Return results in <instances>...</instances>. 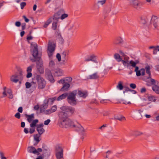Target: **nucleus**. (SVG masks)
<instances>
[{"mask_svg":"<svg viewBox=\"0 0 159 159\" xmlns=\"http://www.w3.org/2000/svg\"><path fill=\"white\" fill-rule=\"evenodd\" d=\"M57 98H56V97H54L53 98H49L48 99V102H51L52 103L55 100H57Z\"/></svg>","mask_w":159,"mask_h":159,"instance_id":"ea45409f","label":"nucleus"},{"mask_svg":"<svg viewBox=\"0 0 159 159\" xmlns=\"http://www.w3.org/2000/svg\"><path fill=\"white\" fill-rule=\"evenodd\" d=\"M38 84V87L39 89H44L46 85V81L44 79L39 75H37L35 77Z\"/></svg>","mask_w":159,"mask_h":159,"instance_id":"423d86ee","label":"nucleus"},{"mask_svg":"<svg viewBox=\"0 0 159 159\" xmlns=\"http://www.w3.org/2000/svg\"><path fill=\"white\" fill-rule=\"evenodd\" d=\"M50 119H48L46 120H45L44 122V124L45 125H48L50 122Z\"/></svg>","mask_w":159,"mask_h":159,"instance_id":"5fc2aeb1","label":"nucleus"},{"mask_svg":"<svg viewBox=\"0 0 159 159\" xmlns=\"http://www.w3.org/2000/svg\"><path fill=\"white\" fill-rule=\"evenodd\" d=\"M15 116L16 118L19 119L20 117V115L19 113L17 112L15 115Z\"/></svg>","mask_w":159,"mask_h":159,"instance_id":"864d4df0","label":"nucleus"},{"mask_svg":"<svg viewBox=\"0 0 159 159\" xmlns=\"http://www.w3.org/2000/svg\"><path fill=\"white\" fill-rule=\"evenodd\" d=\"M58 22L57 20L53 21L52 23V30H55V34L57 35L59 37L60 39L62 40V38L61 37L58 29L59 26H58L57 25Z\"/></svg>","mask_w":159,"mask_h":159,"instance_id":"1a4fd4ad","label":"nucleus"},{"mask_svg":"<svg viewBox=\"0 0 159 159\" xmlns=\"http://www.w3.org/2000/svg\"><path fill=\"white\" fill-rule=\"evenodd\" d=\"M68 95V94L66 93H64L59 96L57 99V101H60L65 99Z\"/></svg>","mask_w":159,"mask_h":159,"instance_id":"2f4dec72","label":"nucleus"},{"mask_svg":"<svg viewBox=\"0 0 159 159\" xmlns=\"http://www.w3.org/2000/svg\"><path fill=\"white\" fill-rule=\"evenodd\" d=\"M106 2V0H103L101 1H99L97 2L96 3L94 4V6L95 7H98V8L99 7V5H103Z\"/></svg>","mask_w":159,"mask_h":159,"instance_id":"72a5a7b5","label":"nucleus"},{"mask_svg":"<svg viewBox=\"0 0 159 159\" xmlns=\"http://www.w3.org/2000/svg\"><path fill=\"white\" fill-rule=\"evenodd\" d=\"M55 156L57 159H63V150L62 146L57 145L55 148Z\"/></svg>","mask_w":159,"mask_h":159,"instance_id":"39448f33","label":"nucleus"},{"mask_svg":"<svg viewBox=\"0 0 159 159\" xmlns=\"http://www.w3.org/2000/svg\"><path fill=\"white\" fill-rule=\"evenodd\" d=\"M97 58V56L96 55L94 54H92L85 58L84 61L85 62L92 61L96 63H97L98 62Z\"/></svg>","mask_w":159,"mask_h":159,"instance_id":"4468645a","label":"nucleus"},{"mask_svg":"<svg viewBox=\"0 0 159 159\" xmlns=\"http://www.w3.org/2000/svg\"><path fill=\"white\" fill-rule=\"evenodd\" d=\"M114 57L118 62L121 61L122 59L120 57V56L118 53H116L114 54Z\"/></svg>","mask_w":159,"mask_h":159,"instance_id":"f704fd0d","label":"nucleus"},{"mask_svg":"<svg viewBox=\"0 0 159 159\" xmlns=\"http://www.w3.org/2000/svg\"><path fill=\"white\" fill-rule=\"evenodd\" d=\"M152 89L153 91H154L157 94H159V86L154 85L152 87Z\"/></svg>","mask_w":159,"mask_h":159,"instance_id":"473e14b6","label":"nucleus"},{"mask_svg":"<svg viewBox=\"0 0 159 159\" xmlns=\"http://www.w3.org/2000/svg\"><path fill=\"white\" fill-rule=\"evenodd\" d=\"M40 135H41L38 134H36L34 135V139L36 142V143L34 144V146L36 145L40 141L39 137Z\"/></svg>","mask_w":159,"mask_h":159,"instance_id":"c85d7f7f","label":"nucleus"},{"mask_svg":"<svg viewBox=\"0 0 159 159\" xmlns=\"http://www.w3.org/2000/svg\"><path fill=\"white\" fill-rule=\"evenodd\" d=\"M57 82L60 84H63L65 83V80L64 78H63L61 79L60 80H58L57 81Z\"/></svg>","mask_w":159,"mask_h":159,"instance_id":"79ce46f5","label":"nucleus"},{"mask_svg":"<svg viewBox=\"0 0 159 159\" xmlns=\"http://www.w3.org/2000/svg\"><path fill=\"white\" fill-rule=\"evenodd\" d=\"M60 12L58 11L57 13H55L53 16L52 19L54 20H57L58 21V19L60 18L61 16Z\"/></svg>","mask_w":159,"mask_h":159,"instance_id":"c756f323","label":"nucleus"},{"mask_svg":"<svg viewBox=\"0 0 159 159\" xmlns=\"http://www.w3.org/2000/svg\"><path fill=\"white\" fill-rule=\"evenodd\" d=\"M77 93L80 97L85 98L88 95L87 92L86 91L78 90Z\"/></svg>","mask_w":159,"mask_h":159,"instance_id":"412c9836","label":"nucleus"},{"mask_svg":"<svg viewBox=\"0 0 159 159\" xmlns=\"http://www.w3.org/2000/svg\"><path fill=\"white\" fill-rule=\"evenodd\" d=\"M28 150L29 152L36 154L37 155H39L40 154V152L42 151V149L41 148H38L37 149L34 147L30 146L28 148Z\"/></svg>","mask_w":159,"mask_h":159,"instance_id":"9d476101","label":"nucleus"},{"mask_svg":"<svg viewBox=\"0 0 159 159\" xmlns=\"http://www.w3.org/2000/svg\"><path fill=\"white\" fill-rule=\"evenodd\" d=\"M116 119L119 120H124L125 119V118L124 117H118Z\"/></svg>","mask_w":159,"mask_h":159,"instance_id":"0e129e2a","label":"nucleus"},{"mask_svg":"<svg viewBox=\"0 0 159 159\" xmlns=\"http://www.w3.org/2000/svg\"><path fill=\"white\" fill-rule=\"evenodd\" d=\"M0 156L1 159H7L6 158L4 157V153L2 152H0Z\"/></svg>","mask_w":159,"mask_h":159,"instance_id":"a18cd8bd","label":"nucleus"},{"mask_svg":"<svg viewBox=\"0 0 159 159\" xmlns=\"http://www.w3.org/2000/svg\"><path fill=\"white\" fill-rule=\"evenodd\" d=\"M6 88L5 87L4 88V91L3 93V97L7 96L9 98H13V95L12 93L11 90L10 89H8L7 90V91L6 92Z\"/></svg>","mask_w":159,"mask_h":159,"instance_id":"2eb2a0df","label":"nucleus"},{"mask_svg":"<svg viewBox=\"0 0 159 159\" xmlns=\"http://www.w3.org/2000/svg\"><path fill=\"white\" fill-rule=\"evenodd\" d=\"M144 69L146 71L147 74L148 75V78H151V72L150 71L151 68L150 66H149L148 65L145 67V68Z\"/></svg>","mask_w":159,"mask_h":159,"instance_id":"cd10ccee","label":"nucleus"},{"mask_svg":"<svg viewBox=\"0 0 159 159\" xmlns=\"http://www.w3.org/2000/svg\"><path fill=\"white\" fill-rule=\"evenodd\" d=\"M39 122V120L38 119H35L30 123V128L29 133L32 134L33 133L35 130V127L37 126V124Z\"/></svg>","mask_w":159,"mask_h":159,"instance_id":"ddd939ff","label":"nucleus"},{"mask_svg":"<svg viewBox=\"0 0 159 159\" xmlns=\"http://www.w3.org/2000/svg\"><path fill=\"white\" fill-rule=\"evenodd\" d=\"M54 65V62L52 60L49 63V66L52 67Z\"/></svg>","mask_w":159,"mask_h":159,"instance_id":"4d7b16f0","label":"nucleus"},{"mask_svg":"<svg viewBox=\"0 0 159 159\" xmlns=\"http://www.w3.org/2000/svg\"><path fill=\"white\" fill-rule=\"evenodd\" d=\"M129 64H130L131 66H132L133 67H135V68L136 67V63L132 60L129 61Z\"/></svg>","mask_w":159,"mask_h":159,"instance_id":"4c0bfd02","label":"nucleus"},{"mask_svg":"<svg viewBox=\"0 0 159 159\" xmlns=\"http://www.w3.org/2000/svg\"><path fill=\"white\" fill-rule=\"evenodd\" d=\"M70 29H76V26L75 24L72 23L70 25Z\"/></svg>","mask_w":159,"mask_h":159,"instance_id":"8fccbe9b","label":"nucleus"},{"mask_svg":"<svg viewBox=\"0 0 159 159\" xmlns=\"http://www.w3.org/2000/svg\"><path fill=\"white\" fill-rule=\"evenodd\" d=\"M43 125L42 123L37 125L36 130L38 132V134L41 135L44 132L45 130L43 128Z\"/></svg>","mask_w":159,"mask_h":159,"instance_id":"aec40b11","label":"nucleus"},{"mask_svg":"<svg viewBox=\"0 0 159 159\" xmlns=\"http://www.w3.org/2000/svg\"><path fill=\"white\" fill-rule=\"evenodd\" d=\"M99 77V76L97 73H95L88 76V79H96Z\"/></svg>","mask_w":159,"mask_h":159,"instance_id":"7c9ffc66","label":"nucleus"},{"mask_svg":"<svg viewBox=\"0 0 159 159\" xmlns=\"http://www.w3.org/2000/svg\"><path fill=\"white\" fill-rule=\"evenodd\" d=\"M107 125L106 124H104L102 126L99 128V129L101 130H103L104 129L107 127Z\"/></svg>","mask_w":159,"mask_h":159,"instance_id":"de8ad7c7","label":"nucleus"},{"mask_svg":"<svg viewBox=\"0 0 159 159\" xmlns=\"http://www.w3.org/2000/svg\"><path fill=\"white\" fill-rule=\"evenodd\" d=\"M26 3L24 2L21 3L20 4L21 9H23L24 7L26 5Z\"/></svg>","mask_w":159,"mask_h":159,"instance_id":"49530a36","label":"nucleus"},{"mask_svg":"<svg viewBox=\"0 0 159 159\" xmlns=\"http://www.w3.org/2000/svg\"><path fill=\"white\" fill-rule=\"evenodd\" d=\"M38 62L37 63V67L38 70L40 73L43 72V61L41 59L40 61H37Z\"/></svg>","mask_w":159,"mask_h":159,"instance_id":"dca6fc26","label":"nucleus"},{"mask_svg":"<svg viewBox=\"0 0 159 159\" xmlns=\"http://www.w3.org/2000/svg\"><path fill=\"white\" fill-rule=\"evenodd\" d=\"M136 136H139L143 134V133L139 131H136L134 132Z\"/></svg>","mask_w":159,"mask_h":159,"instance_id":"3c124183","label":"nucleus"},{"mask_svg":"<svg viewBox=\"0 0 159 159\" xmlns=\"http://www.w3.org/2000/svg\"><path fill=\"white\" fill-rule=\"evenodd\" d=\"M107 155L106 156V158H109V155L111 153V152L110 151H108L107 152Z\"/></svg>","mask_w":159,"mask_h":159,"instance_id":"69168bd1","label":"nucleus"},{"mask_svg":"<svg viewBox=\"0 0 159 159\" xmlns=\"http://www.w3.org/2000/svg\"><path fill=\"white\" fill-rule=\"evenodd\" d=\"M147 98L149 101L154 102H156L157 99V97L152 94L148 95Z\"/></svg>","mask_w":159,"mask_h":159,"instance_id":"a878e982","label":"nucleus"},{"mask_svg":"<svg viewBox=\"0 0 159 159\" xmlns=\"http://www.w3.org/2000/svg\"><path fill=\"white\" fill-rule=\"evenodd\" d=\"M122 57L123 58L122 59L121 61L122 62V63L124 66H128L129 65V57L126 55H124Z\"/></svg>","mask_w":159,"mask_h":159,"instance_id":"a211bd4d","label":"nucleus"},{"mask_svg":"<svg viewBox=\"0 0 159 159\" xmlns=\"http://www.w3.org/2000/svg\"><path fill=\"white\" fill-rule=\"evenodd\" d=\"M52 17L50 18L43 25V27L44 28H46L52 22Z\"/></svg>","mask_w":159,"mask_h":159,"instance_id":"c9c22d12","label":"nucleus"},{"mask_svg":"<svg viewBox=\"0 0 159 159\" xmlns=\"http://www.w3.org/2000/svg\"><path fill=\"white\" fill-rule=\"evenodd\" d=\"M22 75V72L21 71L19 73V75L15 74L11 75L10 77V80L11 81L16 83L19 81V78H21Z\"/></svg>","mask_w":159,"mask_h":159,"instance_id":"9b49d317","label":"nucleus"},{"mask_svg":"<svg viewBox=\"0 0 159 159\" xmlns=\"http://www.w3.org/2000/svg\"><path fill=\"white\" fill-rule=\"evenodd\" d=\"M158 17L155 15L151 16V20L149 22L150 25H152L154 30H158L159 24L158 23Z\"/></svg>","mask_w":159,"mask_h":159,"instance_id":"6e6552de","label":"nucleus"},{"mask_svg":"<svg viewBox=\"0 0 159 159\" xmlns=\"http://www.w3.org/2000/svg\"><path fill=\"white\" fill-rule=\"evenodd\" d=\"M57 106L54 105L52 106L51 109L46 110L45 111V113L47 115L50 114L55 112L57 110Z\"/></svg>","mask_w":159,"mask_h":159,"instance_id":"5701e85b","label":"nucleus"},{"mask_svg":"<svg viewBox=\"0 0 159 159\" xmlns=\"http://www.w3.org/2000/svg\"><path fill=\"white\" fill-rule=\"evenodd\" d=\"M48 79L51 82L53 83L54 82L53 77L52 75L49 76Z\"/></svg>","mask_w":159,"mask_h":159,"instance_id":"c03bdc74","label":"nucleus"},{"mask_svg":"<svg viewBox=\"0 0 159 159\" xmlns=\"http://www.w3.org/2000/svg\"><path fill=\"white\" fill-rule=\"evenodd\" d=\"M68 16V15L67 14H64L62 15L61 16V15L60 18L61 20H63L65 18L67 17Z\"/></svg>","mask_w":159,"mask_h":159,"instance_id":"37998d69","label":"nucleus"},{"mask_svg":"<svg viewBox=\"0 0 159 159\" xmlns=\"http://www.w3.org/2000/svg\"><path fill=\"white\" fill-rule=\"evenodd\" d=\"M23 18L25 20V21L26 22H29V19H28V18H27L25 16H23Z\"/></svg>","mask_w":159,"mask_h":159,"instance_id":"338daca9","label":"nucleus"},{"mask_svg":"<svg viewBox=\"0 0 159 159\" xmlns=\"http://www.w3.org/2000/svg\"><path fill=\"white\" fill-rule=\"evenodd\" d=\"M123 42L122 38L118 37L116 38L113 41V43L115 45H118L122 43Z\"/></svg>","mask_w":159,"mask_h":159,"instance_id":"b1692460","label":"nucleus"},{"mask_svg":"<svg viewBox=\"0 0 159 159\" xmlns=\"http://www.w3.org/2000/svg\"><path fill=\"white\" fill-rule=\"evenodd\" d=\"M15 25L17 27H19L21 25V23L19 21H17L15 23Z\"/></svg>","mask_w":159,"mask_h":159,"instance_id":"bf43d9fd","label":"nucleus"},{"mask_svg":"<svg viewBox=\"0 0 159 159\" xmlns=\"http://www.w3.org/2000/svg\"><path fill=\"white\" fill-rule=\"evenodd\" d=\"M155 70L157 71H159V65H157L155 66Z\"/></svg>","mask_w":159,"mask_h":159,"instance_id":"774afa93","label":"nucleus"},{"mask_svg":"<svg viewBox=\"0 0 159 159\" xmlns=\"http://www.w3.org/2000/svg\"><path fill=\"white\" fill-rule=\"evenodd\" d=\"M25 116L27 119L28 121L30 123L33 121L34 118V114H32L30 115L25 114Z\"/></svg>","mask_w":159,"mask_h":159,"instance_id":"4be33fe9","label":"nucleus"},{"mask_svg":"<svg viewBox=\"0 0 159 159\" xmlns=\"http://www.w3.org/2000/svg\"><path fill=\"white\" fill-rule=\"evenodd\" d=\"M25 85L26 88L27 89L30 88L31 85V84L29 82H26L25 83Z\"/></svg>","mask_w":159,"mask_h":159,"instance_id":"09e8293b","label":"nucleus"},{"mask_svg":"<svg viewBox=\"0 0 159 159\" xmlns=\"http://www.w3.org/2000/svg\"><path fill=\"white\" fill-rule=\"evenodd\" d=\"M61 109L63 111L66 112H69L71 114H73L75 111L74 108L71 107L63 106L61 107Z\"/></svg>","mask_w":159,"mask_h":159,"instance_id":"f3484780","label":"nucleus"},{"mask_svg":"<svg viewBox=\"0 0 159 159\" xmlns=\"http://www.w3.org/2000/svg\"><path fill=\"white\" fill-rule=\"evenodd\" d=\"M77 90H75L70 92L67 95V100L69 104L71 105H75L77 104V99L76 96Z\"/></svg>","mask_w":159,"mask_h":159,"instance_id":"7ed1b4c3","label":"nucleus"},{"mask_svg":"<svg viewBox=\"0 0 159 159\" xmlns=\"http://www.w3.org/2000/svg\"><path fill=\"white\" fill-rule=\"evenodd\" d=\"M117 87L120 90L122 89L123 88V86L122 85V83L121 82H119L118 85L117 86Z\"/></svg>","mask_w":159,"mask_h":159,"instance_id":"58836bf2","label":"nucleus"},{"mask_svg":"<svg viewBox=\"0 0 159 159\" xmlns=\"http://www.w3.org/2000/svg\"><path fill=\"white\" fill-rule=\"evenodd\" d=\"M18 111L20 113H22L23 111L22 107H19L18 109Z\"/></svg>","mask_w":159,"mask_h":159,"instance_id":"680f3d73","label":"nucleus"},{"mask_svg":"<svg viewBox=\"0 0 159 159\" xmlns=\"http://www.w3.org/2000/svg\"><path fill=\"white\" fill-rule=\"evenodd\" d=\"M130 86L131 88H132V89H135L136 87V85L135 84H131L130 85Z\"/></svg>","mask_w":159,"mask_h":159,"instance_id":"13d9d810","label":"nucleus"},{"mask_svg":"<svg viewBox=\"0 0 159 159\" xmlns=\"http://www.w3.org/2000/svg\"><path fill=\"white\" fill-rule=\"evenodd\" d=\"M151 16L150 15L142 16L140 17V23L143 25L146 24L149 22Z\"/></svg>","mask_w":159,"mask_h":159,"instance_id":"f8f14e48","label":"nucleus"},{"mask_svg":"<svg viewBox=\"0 0 159 159\" xmlns=\"http://www.w3.org/2000/svg\"><path fill=\"white\" fill-rule=\"evenodd\" d=\"M56 57L58 59V61H61V55L59 53L57 54L56 55Z\"/></svg>","mask_w":159,"mask_h":159,"instance_id":"603ef678","label":"nucleus"},{"mask_svg":"<svg viewBox=\"0 0 159 159\" xmlns=\"http://www.w3.org/2000/svg\"><path fill=\"white\" fill-rule=\"evenodd\" d=\"M138 67H136L134 71L136 73V75L137 76H139L141 75L143 76L145 74V70L144 68H142L139 70Z\"/></svg>","mask_w":159,"mask_h":159,"instance_id":"6ab92c4d","label":"nucleus"},{"mask_svg":"<svg viewBox=\"0 0 159 159\" xmlns=\"http://www.w3.org/2000/svg\"><path fill=\"white\" fill-rule=\"evenodd\" d=\"M122 102L123 104H125V105H127L128 104H131L130 102H127L125 100H123L122 101Z\"/></svg>","mask_w":159,"mask_h":159,"instance_id":"6e6d98bb","label":"nucleus"},{"mask_svg":"<svg viewBox=\"0 0 159 159\" xmlns=\"http://www.w3.org/2000/svg\"><path fill=\"white\" fill-rule=\"evenodd\" d=\"M55 48V43L52 41H49L48 47V54L49 57L52 56Z\"/></svg>","mask_w":159,"mask_h":159,"instance_id":"0eeeda50","label":"nucleus"},{"mask_svg":"<svg viewBox=\"0 0 159 159\" xmlns=\"http://www.w3.org/2000/svg\"><path fill=\"white\" fill-rule=\"evenodd\" d=\"M143 4V3L139 0H131L130 2V5L138 10L142 9Z\"/></svg>","mask_w":159,"mask_h":159,"instance_id":"20e7f679","label":"nucleus"},{"mask_svg":"<svg viewBox=\"0 0 159 159\" xmlns=\"http://www.w3.org/2000/svg\"><path fill=\"white\" fill-rule=\"evenodd\" d=\"M65 83H70L72 81V78L71 77H68L64 78Z\"/></svg>","mask_w":159,"mask_h":159,"instance_id":"e433bc0d","label":"nucleus"},{"mask_svg":"<svg viewBox=\"0 0 159 159\" xmlns=\"http://www.w3.org/2000/svg\"><path fill=\"white\" fill-rule=\"evenodd\" d=\"M31 53L34 58H30V61L32 62L40 61L41 59V55L39 54L37 44L34 43H32L31 44Z\"/></svg>","mask_w":159,"mask_h":159,"instance_id":"f03ea898","label":"nucleus"},{"mask_svg":"<svg viewBox=\"0 0 159 159\" xmlns=\"http://www.w3.org/2000/svg\"><path fill=\"white\" fill-rule=\"evenodd\" d=\"M56 73L57 74V75L58 76H61L63 74V72L61 70H59L57 71L56 72Z\"/></svg>","mask_w":159,"mask_h":159,"instance_id":"a19ab883","label":"nucleus"},{"mask_svg":"<svg viewBox=\"0 0 159 159\" xmlns=\"http://www.w3.org/2000/svg\"><path fill=\"white\" fill-rule=\"evenodd\" d=\"M32 66H29L27 68L26 70V71L27 73V74L26 75V77L27 78H30L32 76V74L31 72L32 71Z\"/></svg>","mask_w":159,"mask_h":159,"instance_id":"bb28decb","label":"nucleus"},{"mask_svg":"<svg viewBox=\"0 0 159 159\" xmlns=\"http://www.w3.org/2000/svg\"><path fill=\"white\" fill-rule=\"evenodd\" d=\"M70 87V84L68 83H65L64 84L62 87L60 89V91L61 92H65L67 91Z\"/></svg>","mask_w":159,"mask_h":159,"instance_id":"393cba45","label":"nucleus"},{"mask_svg":"<svg viewBox=\"0 0 159 159\" xmlns=\"http://www.w3.org/2000/svg\"><path fill=\"white\" fill-rule=\"evenodd\" d=\"M146 89L145 88H143L141 89V93H145L146 92Z\"/></svg>","mask_w":159,"mask_h":159,"instance_id":"052dcab7","label":"nucleus"},{"mask_svg":"<svg viewBox=\"0 0 159 159\" xmlns=\"http://www.w3.org/2000/svg\"><path fill=\"white\" fill-rule=\"evenodd\" d=\"M59 117L61 122V124L64 128L68 127H78L82 131H84V128L76 121L73 122L68 118L67 114L64 112H61L59 114Z\"/></svg>","mask_w":159,"mask_h":159,"instance_id":"f257e3e1","label":"nucleus"},{"mask_svg":"<svg viewBox=\"0 0 159 159\" xmlns=\"http://www.w3.org/2000/svg\"><path fill=\"white\" fill-rule=\"evenodd\" d=\"M39 106L38 105H35L34 107V110H37L39 108Z\"/></svg>","mask_w":159,"mask_h":159,"instance_id":"e2e57ef3","label":"nucleus"}]
</instances>
